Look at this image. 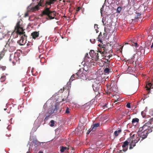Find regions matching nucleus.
Returning a JSON list of instances; mask_svg holds the SVG:
<instances>
[{
	"label": "nucleus",
	"mask_w": 153,
	"mask_h": 153,
	"mask_svg": "<svg viewBox=\"0 0 153 153\" xmlns=\"http://www.w3.org/2000/svg\"><path fill=\"white\" fill-rule=\"evenodd\" d=\"M153 126L151 123V122L149 121L142 127L140 128L138 131V135H139L140 137L142 138L141 141L146 138L148 134L152 131Z\"/></svg>",
	"instance_id": "f257e3e1"
},
{
	"label": "nucleus",
	"mask_w": 153,
	"mask_h": 153,
	"mask_svg": "<svg viewBox=\"0 0 153 153\" xmlns=\"http://www.w3.org/2000/svg\"><path fill=\"white\" fill-rule=\"evenodd\" d=\"M20 22L18 21L15 27V32H13L12 33L13 35L14 33L19 34L20 35L24 34V36H21V39L17 41V43L20 45H23L25 44L26 43V40L25 39H26L27 36L25 34H24L25 32H24V30L22 27H21L20 25Z\"/></svg>",
	"instance_id": "f03ea898"
},
{
	"label": "nucleus",
	"mask_w": 153,
	"mask_h": 153,
	"mask_svg": "<svg viewBox=\"0 0 153 153\" xmlns=\"http://www.w3.org/2000/svg\"><path fill=\"white\" fill-rule=\"evenodd\" d=\"M134 135L133 134L131 137L128 139V140L129 142L131 141L129 145L130 146L129 149H131L136 146V144L140 140L141 137H140L139 135H138V136L136 137V139L134 138Z\"/></svg>",
	"instance_id": "7ed1b4c3"
},
{
	"label": "nucleus",
	"mask_w": 153,
	"mask_h": 153,
	"mask_svg": "<svg viewBox=\"0 0 153 153\" xmlns=\"http://www.w3.org/2000/svg\"><path fill=\"white\" fill-rule=\"evenodd\" d=\"M44 15H47L50 19H52L54 18V17L56 16V13L55 11H51L49 8H46L42 13V16Z\"/></svg>",
	"instance_id": "20e7f679"
},
{
	"label": "nucleus",
	"mask_w": 153,
	"mask_h": 153,
	"mask_svg": "<svg viewBox=\"0 0 153 153\" xmlns=\"http://www.w3.org/2000/svg\"><path fill=\"white\" fill-rule=\"evenodd\" d=\"M92 87L94 92H95V94L97 95V96H98L99 94L100 95V92L101 91L102 88L101 85L99 83L94 82L92 85Z\"/></svg>",
	"instance_id": "39448f33"
},
{
	"label": "nucleus",
	"mask_w": 153,
	"mask_h": 153,
	"mask_svg": "<svg viewBox=\"0 0 153 153\" xmlns=\"http://www.w3.org/2000/svg\"><path fill=\"white\" fill-rule=\"evenodd\" d=\"M57 110L58 108L56 105L55 106L54 108L53 106L49 108L48 111V114H49V115H46V117L44 119L45 121H47L48 119V117H50L52 114L56 113Z\"/></svg>",
	"instance_id": "423d86ee"
},
{
	"label": "nucleus",
	"mask_w": 153,
	"mask_h": 153,
	"mask_svg": "<svg viewBox=\"0 0 153 153\" xmlns=\"http://www.w3.org/2000/svg\"><path fill=\"white\" fill-rule=\"evenodd\" d=\"M98 45L99 47L97 51L100 53L101 56H102L104 55H105L106 54L107 50L106 48V46L104 45H102L99 44Z\"/></svg>",
	"instance_id": "0eeeda50"
},
{
	"label": "nucleus",
	"mask_w": 153,
	"mask_h": 153,
	"mask_svg": "<svg viewBox=\"0 0 153 153\" xmlns=\"http://www.w3.org/2000/svg\"><path fill=\"white\" fill-rule=\"evenodd\" d=\"M97 51V52L94 53V50L91 51L89 52L90 56L91 58H93L95 61H97L99 59V57L100 54Z\"/></svg>",
	"instance_id": "6e6552de"
},
{
	"label": "nucleus",
	"mask_w": 153,
	"mask_h": 153,
	"mask_svg": "<svg viewBox=\"0 0 153 153\" xmlns=\"http://www.w3.org/2000/svg\"><path fill=\"white\" fill-rule=\"evenodd\" d=\"M19 59L17 56H15L13 54L10 56V60L12 62L13 65H15L16 63H19Z\"/></svg>",
	"instance_id": "1a4fd4ad"
},
{
	"label": "nucleus",
	"mask_w": 153,
	"mask_h": 153,
	"mask_svg": "<svg viewBox=\"0 0 153 153\" xmlns=\"http://www.w3.org/2000/svg\"><path fill=\"white\" fill-rule=\"evenodd\" d=\"M128 141H129L128 140H126L123 143L122 147L123 149V150L124 152H125L128 150V146L129 143Z\"/></svg>",
	"instance_id": "9d476101"
},
{
	"label": "nucleus",
	"mask_w": 153,
	"mask_h": 153,
	"mask_svg": "<svg viewBox=\"0 0 153 153\" xmlns=\"http://www.w3.org/2000/svg\"><path fill=\"white\" fill-rule=\"evenodd\" d=\"M75 74L76 78L77 79H82L84 77V74L80 70H79Z\"/></svg>",
	"instance_id": "9b49d317"
},
{
	"label": "nucleus",
	"mask_w": 153,
	"mask_h": 153,
	"mask_svg": "<svg viewBox=\"0 0 153 153\" xmlns=\"http://www.w3.org/2000/svg\"><path fill=\"white\" fill-rule=\"evenodd\" d=\"M8 45L9 46H15L16 43L13 40V39L11 40L9 39L7 44L6 45Z\"/></svg>",
	"instance_id": "f8f14e48"
},
{
	"label": "nucleus",
	"mask_w": 153,
	"mask_h": 153,
	"mask_svg": "<svg viewBox=\"0 0 153 153\" xmlns=\"http://www.w3.org/2000/svg\"><path fill=\"white\" fill-rule=\"evenodd\" d=\"M39 35V32L34 31L31 33V36L33 39H35L36 38L38 37Z\"/></svg>",
	"instance_id": "ddd939ff"
},
{
	"label": "nucleus",
	"mask_w": 153,
	"mask_h": 153,
	"mask_svg": "<svg viewBox=\"0 0 153 153\" xmlns=\"http://www.w3.org/2000/svg\"><path fill=\"white\" fill-rule=\"evenodd\" d=\"M91 58L89 57L88 54V53H86L85 57V62H91Z\"/></svg>",
	"instance_id": "4468645a"
},
{
	"label": "nucleus",
	"mask_w": 153,
	"mask_h": 153,
	"mask_svg": "<svg viewBox=\"0 0 153 153\" xmlns=\"http://www.w3.org/2000/svg\"><path fill=\"white\" fill-rule=\"evenodd\" d=\"M100 126V124L99 123H97L94 124L93 125L91 126V130L94 131L95 130L96 128L99 127Z\"/></svg>",
	"instance_id": "2eb2a0df"
},
{
	"label": "nucleus",
	"mask_w": 153,
	"mask_h": 153,
	"mask_svg": "<svg viewBox=\"0 0 153 153\" xmlns=\"http://www.w3.org/2000/svg\"><path fill=\"white\" fill-rule=\"evenodd\" d=\"M6 51V50L4 49L2 51L0 52V60L3 58Z\"/></svg>",
	"instance_id": "dca6fc26"
},
{
	"label": "nucleus",
	"mask_w": 153,
	"mask_h": 153,
	"mask_svg": "<svg viewBox=\"0 0 153 153\" xmlns=\"http://www.w3.org/2000/svg\"><path fill=\"white\" fill-rule=\"evenodd\" d=\"M9 47L8 50L10 52H13L16 50V47L15 46H9Z\"/></svg>",
	"instance_id": "f3484780"
},
{
	"label": "nucleus",
	"mask_w": 153,
	"mask_h": 153,
	"mask_svg": "<svg viewBox=\"0 0 153 153\" xmlns=\"http://www.w3.org/2000/svg\"><path fill=\"white\" fill-rule=\"evenodd\" d=\"M122 131V130L121 129H119L118 131L117 130L114 132V136L115 137H117L120 134V133Z\"/></svg>",
	"instance_id": "a211bd4d"
},
{
	"label": "nucleus",
	"mask_w": 153,
	"mask_h": 153,
	"mask_svg": "<svg viewBox=\"0 0 153 153\" xmlns=\"http://www.w3.org/2000/svg\"><path fill=\"white\" fill-rule=\"evenodd\" d=\"M102 38V33H101L100 32L98 36V37L97 38V40L99 42H100L101 43L102 42V40H101V39Z\"/></svg>",
	"instance_id": "6ab92c4d"
},
{
	"label": "nucleus",
	"mask_w": 153,
	"mask_h": 153,
	"mask_svg": "<svg viewBox=\"0 0 153 153\" xmlns=\"http://www.w3.org/2000/svg\"><path fill=\"white\" fill-rule=\"evenodd\" d=\"M41 55H40L39 56V58H41L40 61V62L42 63H44V62H46L45 59L43 57H41Z\"/></svg>",
	"instance_id": "aec40b11"
},
{
	"label": "nucleus",
	"mask_w": 153,
	"mask_h": 153,
	"mask_svg": "<svg viewBox=\"0 0 153 153\" xmlns=\"http://www.w3.org/2000/svg\"><path fill=\"white\" fill-rule=\"evenodd\" d=\"M151 42L150 40H147L145 43V47H148L151 45Z\"/></svg>",
	"instance_id": "412c9836"
},
{
	"label": "nucleus",
	"mask_w": 153,
	"mask_h": 153,
	"mask_svg": "<svg viewBox=\"0 0 153 153\" xmlns=\"http://www.w3.org/2000/svg\"><path fill=\"white\" fill-rule=\"evenodd\" d=\"M42 6L41 4V3H39L37 5L33 7V10H38L39 9V6Z\"/></svg>",
	"instance_id": "4be33fe9"
},
{
	"label": "nucleus",
	"mask_w": 153,
	"mask_h": 153,
	"mask_svg": "<svg viewBox=\"0 0 153 153\" xmlns=\"http://www.w3.org/2000/svg\"><path fill=\"white\" fill-rule=\"evenodd\" d=\"M55 123V121L53 120H52L50 121L49 123V125L50 126L53 127L54 126Z\"/></svg>",
	"instance_id": "5701e85b"
},
{
	"label": "nucleus",
	"mask_w": 153,
	"mask_h": 153,
	"mask_svg": "<svg viewBox=\"0 0 153 153\" xmlns=\"http://www.w3.org/2000/svg\"><path fill=\"white\" fill-rule=\"evenodd\" d=\"M139 121V120L138 118H135L132 119V124L134 125V123H138Z\"/></svg>",
	"instance_id": "b1692460"
},
{
	"label": "nucleus",
	"mask_w": 153,
	"mask_h": 153,
	"mask_svg": "<svg viewBox=\"0 0 153 153\" xmlns=\"http://www.w3.org/2000/svg\"><path fill=\"white\" fill-rule=\"evenodd\" d=\"M75 76H76V75L75 74H73L71 76V77L69 81V82H72L75 79Z\"/></svg>",
	"instance_id": "393cba45"
},
{
	"label": "nucleus",
	"mask_w": 153,
	"mask_h": 153,
	"mask_svg": "<svg viewBox=\"0 0 153 153\" xmlns=\"http://www.w3.org/2000/svg\"><path fill=\"white\" fill-rule=\"evenodd\" d=\"M110 72L109 69L108 67H106L104 70V72L105 73L108 74Z\"/></svg>",
	"instance_id": "a878e982"
},
{
	"label": "nucleus",
	"mask_w": 153,
	"mask_h": 153,
	"mask_svg": "<svg viewBox=\"0 0 153 153\" xmlns=\"http://www.w3.org/2000/svg\"><path fill=\"white\" fill-rule=\"evenodd\" d=\"M67 149V147L62 146L61 147V148L60 149V151L62 152H63L65 151V150Z\"/></svg>",
	"instance_id": "bb28decb"
},
{
	"label": "nucleus",
	"mask_w": 153,
	"mask_h": 153,
	"mask_svg": "<svg viewBox=\"0 0 153 153\" xmlns=\"http://www.w3.org/2000/svg\"><path fill=\"white\" fill-rule=\"evenodd\" d=\"M6 77L5 76H2L0 78V80L1 82H4L6 79Z\"/></svg>",
	"instance_id": "cd10ccee"
},
{
	"label": "nucleus",
	"mask_w": 153,
	"mask_h": 153,
	"mask_svg": "<svg viewBox=\"0 0 153 153\" xmlns=\"http://www.w3.org/2000/svg\"><path fill=\"white\" fill-rule=\"evenodd\" d=\"M106 55L105 56V57L107 58L108 57V59H110V58H111L112 56V55L111 54H105Z\"/></svg>",
	"instance_id": "c85d7f7f"
},
{
	"label": "nucleus",
	"mask_w": 153,
	"mask_h": 153,
	"mask_svg": "<svg viewBox=\"0 0 153 153\" xmlns=\"http://www.w3.org/2000/svg\"><path fill=\"white\" fill-rule=\"evenodd\" d=\"M70 109L68 107H67L65 110V113L66 114H68L70 113Z\"/></svg>",
	"instance_id": "c756f323"
},
{
	"label": "nucleus",
	"mask_w": 153,
	"mask_h": 153,
	"mask_svg": "<svg viewBox=\"0 0 153 153\" xmlns=\"http://www.w3.org/2000/svg\"><path fill=\"white\" fill-rule=\"evenodd\" d=\"M121 7H118L117 10V12L118 13H120L121 10Z\"/></svg>",
	"instance_id": "7c9ffc66"
},
{
	"label": "nucleus",
	"mask_w": 153,
	"mask_h": 153,
	"mask_svg": "<svg viewBox=\"0 0 153 153\" xmlns=\"http://www.w3.org/2000/svg\"><path fill=\"white\" fill-rule=\"evenodd\" d=\"M109 59H105V60H106V62H105L107 63L108 65H109L110 63V61L109 60Z\"/></svg>",
	"instance_id": "2f4dec72"
},
{
	"label": "nucleus",
	"mask_w": 153,
	"mask_h": 153,
	"mask_svg": "<svg viewBox=\"0 0 153 153\" xmlns=\"http://www.w3.org/2000/svg\"><path fill=\"white\" fill-rule=\"evenodd\" d=\"M81 9V8L80 7H78L77 8H76V11L77 12H78V11H79L80 10V9Z\"/></svg>",
	"instance_id": "473e14b6"
},
{
	"label": "nucleus",
	"mask_w": 153,
	"mask_h": 153,
	"mask_svg": "<svg viewBox=\"0 0 153 153\" xmlns=\"http://www.w3.org/2000/svg\"><path fill=\"white\" fill-rule=\"evenodd\" d=\"M126 106L128 108H130L131 107L130 104V103H127L126 105Z\"/></svg>",
	"instance_id": "72a5a7b5"
},
{
	"label": "nucleus",
	"mask_w": 153,
	"mask_h": 153,
	"mask_svg": "<svg viewBox=\"0 0 153 153\" xmlns=\"http://www.w3.org/2000/svg\"><path fill=\"white\" fill-rule=\"evenodd\" d=\"M64 91V88L63 89H61L59 91V92H60V93H62V92L63 91Z\"/></svg>",
	"instance_id": "f704fd0d"
},
{
	"label": "nucleus",
	"mask_w": 153,
	"mask_h": 153,
	"mask_svg": "<svg viewBox=\"0 0 153 153\" xmlns=\"http://www.w3.org/2000/svg\"><path fill=\"white\" fill-rule=\"evenodd\" d=\"M28 13H27V12L25 14V17H27V16H28Z\"/></svg>",
	"instance_id": "c9c22d12"
},
{
	"label": "nucleus",
	"mask_w": 153,
	"mask_h": 153,
	"mask_svg": "<svg viewBox=\"0 0 153 153\" xmlns=\"http://www.w3.org/2000/svg\"><path fill=\"white\" fill-rule=\"evenodd\" d=\"M134 45L133 44V45H134L135 47H137V43H136V42L135 43H134Z\"/></svg>",
	"instance_id": "e433bc0d"
},
{
	"label": "nucleus",
	"mask_w": 153,
	"mask_h": 153,
	"mask_svg": "<svg viewBox=\"0 0 153 153\" xmlns=\"http://www.w3.org/2000/svg\"><path fill=\"white\" fill-rule=\"evenodd\" d=\"M2 68L3 70H4L5 69L6 67L4 66H3L1 67Z\"/></svg>",
	"instance_id": "4c0bfd02"
},
{
	"label": "nucleus",
	"mask_w": 153,
	"mask_h": 153,
	"mask_svg": "<svg viewBox=\"0 0 153 153\" xmlns=\"http://www.w3.org/2000/svg\"><path fill=\"white\" fill-rule=\"evenodd\" d=\"M46 4H51V2L50 1H47L46 2Z\"/></svg>",
	"instance_id": "58836bf2"
},
{
	"label": "nucleus",
	"mask_w": 153,
	"mask_h": 153,
	"mask_svg": "<svg viewBox=\"0 0 153 153\" xmlns=\"http://www.w3.org/2000/svg\"><path fill=\"white\" fill-rule=\"evenodd\" d=\"M104 30H105V32H107L106 31L107 30V28H106V27H105V28H104Z\"/></svg>",
	"instance_id": "ea45409f"
},
{
	"label": "nucleus",
	"mask_w": 153,
	"mask_h": 153,
	"mask_svg": "<svg viewBox=\"0 0 153 153\" xmlns=\"http://www.w3.org/2000/svg\"><path fill=\"white\" fill-rule=\"evenodd\" d=\"M141 51H143L144 53L145 52V50L144 49H141Z\"/></svg>",
	"instance_id": "a19ab883"
},
{
	"label": "nucleus",
	"mask_w": 153,
	"mask_h": 153,
	"mask_svg": "<svg viewBox=\"0 0 153 153\" xmlns=\"http://www.w3.org/2000/svg\"><path fill=\"white\" fill-rule=\"evenodd\" d=\"M106 67H108V68H110L109 67V65H108V64L106 65Z\"/></svg>",
	"instance_id": "79ce46f5"
},
{
	"label": "nucleus",
	"mask_w": 153,
	"mask_h": 153,
	"mask_svg": "<svg viewBox=\"0 0 153 153\" xmlns=\"http://www.w3.org/2000/svg\"><path fill=\"white\" fill-rule=\"evenodd\" d=\"M39 52H42V51H40V48L39 47Z\"/></svg>",
	"instance_id": "37998d69"
},
{
	"label": "nucleus",
	"mask_w": 153,
	"mask_h": 153,
	"mask_svg": "<svg viewBox=\"0 0 153 153\" xmlns=\"http://www.w3.org/2000/svg\"><path fill=\"white\" fill-rule=\"evenodd\" d=\"M151 48H153V42L152 43V45L151 46Z\"/></svg>",
	"instance_id": "c03bdc74"
},
{
	"label": "nucleus",
	"mask_w": 153,
	"mask_h": 153,
	"mask_svg": "<svg viewBox=\"0 0 153 153\" xmlns=\"http://www.w3.org/2000/svg\"><path fill=\"white\" fill-rule=\"evenodd\" d=\"M117 101L116 100L114 102V103H115L116 104H117Z\"/></svg>",
	"instance_id": "a18cd8bd"
},
{
	"label": "nucleus",
	"mask_w": 153,
	"mask_h": 153,
	"mask_svg": "<svg viewBox=\"0 0 153 153\" xmlns=\"http://www.w3.org/2000/svg\"><path fill=\"white\" fill-rule=\"evenodd\" d=\"M49 115V114H48V112H47V113H46V114H45V116H46V115Z\"/></svg>",
	"instance_id": "49530a36"
},
{
	"label": "nucleus",
	"mask_w": 153,
	"mask_h": 153,
	"mask_svg": "<svg viewBox=\"0 0 153 153\" xmlns=\"http://www.w3.org/2000/svg\"><path fill=\"white\" fill-rule=\"evenodd\" d=\"M39 153H43V152L42 151H40L39 152Z\"/></svg>",
	"instance_id": "de8ad7c7"
},
{
	"label": "nucleus",
	"mask_w": 153,
	"mask_h": 153,
	"mask_svg": "<svg viewBox=\"0 0 153 153\" xmlns=\"http://www.w3.org/2000/svg\"><path fill=\"white\" fill-rule=\"evenodd\" d=\"M90 40V41H91V42H92V39H91Z\"/></svg>",
	"instance_id": "09e8293b"
},
{
	"label": "nucleus",
	"mask_w": 153,
	"mask_h": 153,
	"mask_svg": "<svg viewBox=\"0 0 153 153\" xmlns=\"http://www.w3.org/2000/svg\"><path fill=\"white\" fill-rule=\"evenodd\" d=\"M113 87H111V89H112V90H113Z\"/></svg>",
	"instance_id": "8fccbe9b"
},
{
	"label": "nucleus",
	"mask_w": 153,
	"mask_h": 153,
	"mask_svg": "<svg viewBox=\"0 0 153 153\" xmlns=\"http://www.w3.org/2000/svg\"><path fill=\"white\" fill-rule=\"evenodd\" d=\"M6 109H7V108H4V110L5 111L6 110Z\"/></svg>",
	"instance_id": "3c124183"
},
{
	"label": "nucleus",
	"mask_w": 153,
	"mask_h": 153,
	"mask_svg": "<svg viewBox=\"0 0 153 153\" xmlns=\"http://www.w3.org/2000/svg\"><path fill=\"white\" fill-rule=\"evenodd\" d=\"M105 59H108V57H107V58L105 57Z\"/></svg>",
	"instance_id": "603ef678"
},
{
	"label": "nucleus",
	"mask_w": 153,
	"mask_h": 153,
	"mask_svg": "<svg viewBox=\"0 0 153 153\" xmlns=\"http://www.w3.org/2000/svg\"><path fill=\"white\" fill-rule=\"evenodd\" d=\"M94 41H95V39H94Z\"/></svg>",
	"instance_id": "864d4df0"
},
{
	"label": "nucleus",
	"mask_w": 153,
	"mask_h": 153,
	"mask_svg": "<svg viewBox=\"0 0 153 153\" xmlns=\"http://www.w3.org/2000/svg\"><path fill=\"white\" fill-rule=\"evenodd\" d=\"M64 101V99H63V100H62V101Z\"/></svg>",
	"instance_id": "5fc2aeb1"
},
{
	"label": "nucleus",
	"mask_w": 153,
	"mask_h": 153,
	"mask_svg": "<svg viewBox=\"0 0 153 153\" xmlns=\"http://www.w3.org/2000/svg\"><path fill=\"white\" fill-rule=\"evenodd\" d=\"M110 27V26H109V28ZM109 29V28H108Z\"/></svg>",
	"instance_id": "6e6d98bb"
},
{
	"label": "nucleus",
	"mask_w": 153,
	"mask_h": 153,
	"mask_svg": "<svg viewBox=\"0 0 153 153\" xmlns=\"http://www.w3.org/2000/svg\"><path fill=\"white\" fill-rule=\"evenodd\" d=\"M27 153H28V152H27Z\"/></svg>",
	"instance_id": "4d7b16f0"
},
{
	"label": "nucleus",
	"mask_w": 153,
	"mask_h": 153,
	"mask_svg": "<svg viewBox=\"0 0 153 153\" xmlns=\"http://www.w3.org/2000/svg\"><path fill=\"white\" fill-rule=\"evenodd\" d=\"M33 1V0H32Z\"/></svg>",
	"instance_id": "13d9d810"
}]
</instances>
